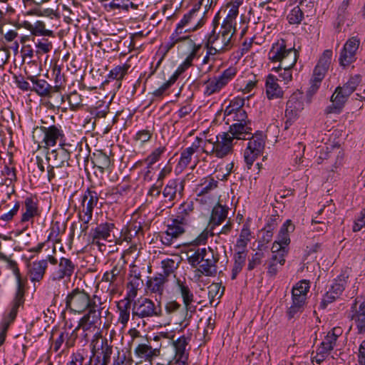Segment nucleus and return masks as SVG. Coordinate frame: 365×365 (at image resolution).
<instances>
[{"instance_id": "nucleus-18", "label": "nucleus", "mask_w": 365, "mask_h": 365, "mask_svg": "<svg viewBox=\"0 0 365 365\" xmlns=\"http://www.w3.org/2000/svg\"><path fill=\"white\" fill-rule=\"evenodd\" d=\"M348 318L354 323L358 334L365 333V300L357 306L356 299L351 304Z\"/></svg>"}, {"instance_id": "nucleus-28", "label": "nucleus", "mask_w": 365, "mask_h": 365, "mask_svg": "<svg viewBox=\"0 0 365 365\" xmlns=\"http://www.w3.org/2000/svg\"><path fill=\"white\" fill-rule=\"evenodd\" d=\"M185 187V180L180 179H171L165 185L163 195V197L169 201H173L177 194L180 196L182 195V192Z\"/></svg>"}, {"instance_id": "nucleus-53", "label": "nucleus", "mask_w": 365, "mask_h": 365, "mask_svg": "<svg viewBox=\"0 0 365 365\" xmlns=\"http://www.w3.org/2000/svg\"><path fill=\"white\" fill-rule=\"evenodd\" d=\"M93 163L94 165L98 168L101 173H103L110 167V160L106 154L99 153L95 155Z\"/></svg>"}, {"instance_id": "nucleus-39", "label": "nucleus", "mask_w": 365, "mask_h": 365, "mask_svg": "<svg viewBox=\"0 0 365 365\" xmlns=\"http://www.w3.org/2000/svg\"><path fill=\"white\" fill-rule=\"evenodd\" d=\"M99 1L108 11L120 9L128 10L130 6L133 9L136 8L133 2L130 0H99Z\"/></svg>"}, {"instance_id": "nucleus-57", "label": "nucleus", "mask_w": 365, "mask_h": 365, "mask_svg": "<svg viewBox=\"0 0 365 365\" xmlns=\"http://www.w3.org/2000/svg\"><path fill=\"white\" fill-rule=\"evenodd\" d=\"M34 36H53V31L46 28V23L37 21L34 23Z\"/></svg>"}, {"instance_id": "nucleus-15", "label": "nucleus", "mask_w": 365, "mask_h": 365, "mask_svg": "<svg viewBox=\"0 0 365 365\" xmlns=\"http://www.w3.org/2000/svg\"><path fill=\"white\" fill-rule=\"evenodd\" d=\"M304 109L302 96L298 93H293L287 102L285 117V128H287L299 117V113Z\"/></svg>"}, {"instance_id": "nucleus-10", "label": "nucleus", "mask_w": 365, "mask_h": 365, "mask_svg": "<svg viewBox=\"0 0 365 365\" xmlns=\"http://www.w3.org/2000/svg\"><path fill=\"white\" fill-rule=\"evenodd\" d=\"M98 202V193L91 189H87L81 197V210L79 212V218L82 221L81 229L86 232L88 227V224L92 219L93 208Z\"/></svg>"}, {"instance_id": "nucleus-38", "label": "nucleus", "mask_w": 365, "mask_h": 365, "mask_svg": "<svg viewBox=\"0 0 365 365\" xmlns=\"http://www.w3.org/2000/svg\"><path fill=\"white\" fill-rule=\"evenodd\" d=\"M22 211L23 212L21 218V222H29L35 216L39 215L37 202L31 197L26 198L24 201V207Z\"/></svg>"}, {"instance_id": "nucleus-54", "label": "nucleus", "mask_w": 365, "mask_h": 365, "mask_svg": "<svg viewBox=\"0 0 365 365\" xmlns=\"http://www.w3.org/2000/svg\"><path fill=\"white\" fill-rule=\"evenodd\" d=\"M303 19L304 12L299 4L294 6L287 16V20L290 24H299Z\"/></svg>"}, {"instance_id": "nucleus-13", "label": "nucleus", "mask_w": 365, "mask_h": 365, "mask_svg": "<svg viewBox=\"0 0 365 365\" xmlns=\"http://www.w3.org/2000/svg\"><path fill=\"white\" fill-rule=\"evenodd\" d=\"M187 227V225H183L176 218H170L168 220L166 230L160 234L161 242L166 246H170L174 240L185 232Z\"/></svg>"}, {"instance_id": "nucleus-50", "label": "nucleus", "mask_w": 365, "mask_h": 365, "mask_svg": "<svg viewBox=\"0 0 365 365\" xmlns=\"http://www.w3.org/2000/svg\"><path fill=\"white\" fill-rule=\"evenodd\" d=\"M197 16V9L192 8L188 13L185 14L180 22L176 25V28L182 30L186 29L187 26H193L195 24L191 25L196 20Z\"/></svg>"}, {"instance_id": "nucleus-31", "label": "nucleus", "mask_w": 365, "mask_h": 365, "mask_svg": "<svg viewBox=\"0 0 365 365\" xmlns=\"http://www.w3.org/2000/svg\"><path fill=\"white\" fill-rule=\"evenodd\" d=\"M194 205L192 201L182 203L178 209L176 215L174 217L183 225L190 226L194 220L193 217Z\"/></svg>"}, {"instance_id": "nucleus-26", "label": "nucleus", "mask_w": 365, "mask_h": 365, "mask_svg": "<svg viewBox=\"0 0 365 365\" xmlns=\"http://www.w3.org/2000/svg\"><path fill=\"white\" fill-rule=\"evenodd\" d=\"M205 22V19L203 16L200 19H197L196 24L193 26H190L189 28L182 30L178 28H175L174 31L171 34L172 40H173L175 44L183 43L185 46L188 45V40H192L190 36L185 35V34L190 31H195L199 28L202 27Z\"/></svg>"}, {"instance_id": "nucleus-4", "label": "nucleus", "mask_w": 365, "mask_h": 365, "mask_svg": "<svg viewBox=\"0 0 365 365\" xmlns=\"http://www.w3.org/2000/svg\"><path fill=\"white\" fill-rule=\"evenodd\" d=\"M233 138L229 133L222 132L216 135L215 140H205L202 153L222 158L233 152Z\"/></svg>"}, {"instance_id": "nucleus-2", "label": "nucleus", "mask_w": 365, "mask_h": 365, "mask_svg": "<svg viewBox=\"0 0 365 365\" xmlns=\"http://www.w3.org/2000/svg\"><path fill=\"white\" fill-rule=\"evenodd\" d=\"M236 26L237 23H232L224 19L219 31L212 30L205 35V38L227 52L234 46L233 36L237 31Z\"/></svg>"}, {"instance_id": "nucleus-45", "label": "nucleus", "mask_w": 365, "mask_h": 365, "mask_svg": "<svg viewBox=\"0 0 365 365\" xmlns=\"http://www.w3.org/2000/svg\"><path fill=\"white\" fill-rule=\"evenodd\" d=\"M309 282L303 279L297 282L292 289V297L307 300V294L309 291Z\"/></svg>"}, {"instance_id": "nucleus-58", "label": "nucleus", "mask_w": 365, "mask_h": 365, "mask_svg": "<svg viewBox=\"0 0 365 365\" xmlns=\"http://www.w3.org/2000/svg\"><path fill=\"white\" fill-rule=\"evenodd\" d=\"M161 264L163 268L161 274H164L165 279L178 268V264L172 259H165L162 261Z\"/></svg>"}, {"instance_id": "nucleus-37", "label": "nucleus", "mask_w": 365, "mask_h": 365, "mask_svg": "<svg viewBox=\"0 0 365 365\" xmlns=\"http://www.w3.org/2000/svg\"><path fill=\"white\" fill-rule=\"evenodd\" d=\"M13 160L12 155L9 158V163L5 164L3 170H1V175L4 178H1V182H0V185H6L9 187L13 185L14 183L17 180L16 168L14 166H11Z\"/></svg>"}, {"instance_id": "nucleus-17", "label": "nucleus", "mask_w": 365, "mask_h": 365, "mask_svg": "<svg viewBox=\"0 0 365 365\" xmlns=\"http://www.w3.org/2000/svg\"><path fill=\"white\" fill-rule=\"evenodd\" d=\"M178 290L182 298L185 310V319H190L197 309V306L195 304L194 294L189 286L180 280L178 281Z\"/></svg>"}, {"instance_id": "nucleus-56", "label": "nucleus", "mask_w": 365, "mask_h": 365, "mask_svg": "<svg viewBox=\"0 0 365 365\" xmlns=\"http://www.w3.org/2000/svg\"><path fill=\"white\" fill-rule=\"evenodd\" d=\"M361 81V76L355 75L351 76L341 88L345 91L346 95H351L356 90Z\"/></svg>"}, {"instance_id": "nucleus-42", "label": "nucleus", "mask_w": 365, "mask_h": 365, "mask_svg": "<svg viewBox=\"0 0 365 365\" xmlns=\"http://www.w3.org/2000/svg\"><path fill=\"white\" fill-rule=\"evenodd\" d=\"M306 299L292 297V304L287 311L289 319L298 317L303 312L306 304Z\"/></svg>"}, {"instance_id": "nucleus-21", "label": "nucleus", "mask_w": 365, "mask_h": 365, "mask_svg": "<svg viewBox=\"0 0 365 365\" xmlns=\"http://www.w3.org/2000/svg\"><path fill=\"white\" fill-rule=\"evenodd\" d=\"M272 257L268 262L267 275L270 278H274L279 269L284 264L285 257L287 255L286 250L280 248L272 250Z\"/></svg>"}, {"instance_id": "nucleus-41", "label": "nucleus", "mask_w": 365, "mask_h": 365, "mask_svg": "<svg viewBox=\"0 0 365 365\" xmlns=\"http://www.w3.org/2000/svg\"><path fill=\"white\" fill-rule=\"evenodd\" d=\"M189 339L184 335L180 336L176 341H173V346L175 351V359H188V353L186 351V346L188 344Z\"/></svg>"}, {"instance_id": "nucleus-62", "label": "nucleus", "mask_w": 365, "mask_h": 365, "mask_svg": "<svg viewBox=\"0 0 365 365\" xmlns=\"http://www.w3.org/2000/svg\"><path fill=\"white\" fill-rule=\"evenodd\" d=\"M293 67H281L280 66L277 67H274L272 68V71L276 72L281 71L279 74V77L284 82V83H288L292 80V68Z\"/></svg>"}, {"instance_id": "nucleus-29", "label": "nucleus", "mask_w": 365, "mask_h": 365, "mask_svg": "<svg viewBox=\"0 0 365 365\" xmlns=\"http://www.w3.org/2000/svg\"><path fill=\"white\" fill-rule=\"evenodd\" d=\"M349 96L350 95H346L345 91L342 90L340 86L337 87L331 97L332 104L327 107L326 113H339Z\"/></svg>"}, {"instance_id": "nucleus-8", "label": "nucleus", "mask_w": 365, "mask_h": 365, "mask_svg": "<svg viewBox=\"0 0 365 365\" xmlns=\"http://www.w3.org/2000/svg\"><path fill=\"white\" fill-rule=\"evenodd\" d=\"M236 74L237 68L230 66L223 71L220 75L209 78L203 83L204 95L210 96L220 92L234 78Z\"/></svg>"}, {"instance_id": "nucleus-20", "label": "nucleus", "mask_w": 365, "mask_h": 365, "mask_svg": "<svg viewBox=\"0 0 365 365\" xmlns=\"http://www.w3.org/2000/svg\"><path fill=\"white\" fill-rule=\"evenodd\" d=\"M46 161L51 168L69 166L70 153L63 147H59L46 153Z\"/></svg>"}, {"instance_id": "nucleus-22", "label": "nucleus", "mask_w": 365, "mask_h": 365, "mask_svg": "<svg viewBox=\"0 0 365 365\" xmlns=\"http://www.w3.org/2000/svg\"><path fill=\"white\" fill-rule=\"evenodd\" d=\"M294 230V225L290 220H287L281 226L276 240L272 245V250L280 248L284 249L287 251V255L289 252L288 245L290 243L289 233L292 232Z\"/></svg>"}, {"instance_id": "nucleus-6", "label": "nucleus", "mask_w": 365, "mask_h": 365, "mask_svg": "<svg viewBox=\"0 0 365 365\" xmlns=\"http://www.w3.org/2000/svg\"><path fill=\"white\" fill-rule=\"evenodd\" d=\"M130 273L128 282L127 285V295L125 299L119 302L118 307L120 312V321L125 324L129 319V311L131 299H134L137 295V269L135 265L133 263L130 266Z\"/></svg>"}, {"instance_id": "nucleus-46", "label": "nucleus", "mask_w": 365, "mask_h": 365, "mask_svg": "<svg viewBox=\"0 0 365 365\" xmlns=\"http://www.w3.org/2000/svg\"><path fill=\"white\" fill-rule=\"evenodd\" d=\"M35 54L38 58L46 53H49L53 49V43L48 38H42L34 41Z\"/></svg>"}, {"instance_id": "nucleus-19", "label": "nucleus", "mask_w": 365, "mask_h": 365, "mask_svg": "<svg viewBox=\"0 0 365 365\" xmlns=\"http://www.w3.org/2000/svg\"><path fill=\"white\" fill-rule=\"evenodd\" d=\"M114 228L113 223L106 222L98 225L94 230H92V244L98 246L101 250L102 247L106 245L101 241H109L112 240L111 232Z\"/></svg>"}, {"instance_id": "nucleus-14", "label": "nucleus", "mask_w": 365, "mask_h": 365, "mask_svg": "<svg viewBox=\"0 0 365 365\" xmlns=\"http://www.w3.org/2000/svg\"><path fill=\"white\" fill-rule=\"evenodd\" d=\"M360 45L357 37L349 38L339 53V63L341 66L346 67L356 60V52Z\"/></svg>"}, {"instance_id": "nucleus-16", "label": "nucleus", "mask_w": 365, "mask_h": 365, "mask_svg": "<svg viewBox=\"0 0 365 365\" xmlns=\"http://www.w3.org/2000/svg\"><path fill=\"white\" fill-rule=\"evenodd\" d=\"M218 261L219 254L209 247L197 271L206 277H215L217 273Z\"/></svg>"}, {"instance_id": "nucleus-60", "label": "nucleus", "mask_w": 365, "mask_h": 365, "mask_svg": "<svg viewBox=\"0 0 365 365\" xmlns=\"http://www.w3.org/2000/svg\"><path fill=\"white\" fill-rule=\"evenodd\" d=\"M245 103V100L243 98H236L231 101L230 105L226 107L224 114L230 115L233 114L234 111L239 110L240 109H243V106Z\"/></svg>"}, {"instance_id": "nucleus-35", "label": "nucleus", "mask_w": 365, "mask_h": 365, "mask_svg": "<svg viewBox=\"0 0 365 365\" xmlns=\"http://www.w3.org/2000/svg\"><path fill=\"white\" fill-rule=\"evenodd\" d=\"M68 166H58V168H51L47 166V178L48 180L52 185L57 184L68 176L67 170Z\"/></svg>"}, {"instance_id": "nucleus-59", "label": "nucleus", "mask_w": 365, "mask_h": 365, "mask_svg": "<svg viewBox=\"0 0 365 365\" xmlns=\"http://www.w3.org/2000/svg\"><path fill=\"white\" fill-rule=\"evenodd\" d=\"M242 3V0H235L232 3L230 8L225 18L232 23H237L236 19L239 14V6Z\"/></svg>"}, {"instance_id": "nucleus-7", "label": "nucleus", "mask_w": 365, "mask_h": 365, "mask_svg": "<svg viewBox=\"0 0 365 365\" xmlns=\"http://www.w3.org/2000/svg\"><path fill=\"white\" fill-rule=\"evenodd\" d=\"M66 307L72 312L81 314L89 308V313H96L90 296L84 291L76 288L69 293L66 299Z\"/></svg>"}, {"instance_id": "nucleus-49", "label": "nucleus", "mask_w": 365, "mask_h": 365, "mask_svg": "<svg viewBox=\"0 0 365 365\" xmlns=\"http://www.w3.org/2000/svg\"><path fill=\"white\" fill-rule=\"evenodd\" d=\"M250 230L247 225H243L242 229L241 230L239 238L236 242L235 247L238 249V250L246 251V247L248 242L250 240Z\"/></svg>"}, {"instance_id": "nucleus-44", "label": "nucleus", "mask_w": 365, "mask_h": 365, "mask_svg": "<svg viewBox=\"0 0 365 365\" xmlns=\"http://www.w3.org/2000/svg\"><path fill=\"white\" fill-rule=\"evenodd\" d=\"M123 272V266L119 263L113 267L111 270L107 271L104 273L102 281L114 284L121 280V275Z\"/></svg>"}, {"instance_id": "nucleus-5", "label": "nucleus", "mask_w": 365, "mask_h": 365, "mask_svg": "<svg viewBox=\"0 0 365 365\" xmlns=\"http://www.w3.org/2000/svg\"><path fill=\"white\" fill-rule=\"evenodd\" d=\"M61 126H41L34 128L32 138L34 143L39 148H48L56 145L58 140L63 137Z\"/></svg>"}, {"instance_id": "nucleus-30", "label": "nucleus", "mask_w": 365, "mask_h": 365, "mask_svg": "<svg viewBox=\"0 0 365 365\" xmlns=\"http://www.w3.org/2000/svg\"><path fill=\"white\" fill-rule=\"evenodd\" d=\"M277 81V78L273 74H269L266 78V95L269 100H274L283 97L284 91L278 84Z\"/></svg>"}, {"instance_id": "nucleus-32", "label": "nucleus", "mask_w": 365, "mask_h": 365, "mask_svg": "<svg viewBox=\"0 0 365 365\" xmlns=\"http://www.w3.org/2000/svg\"><path fill=\"white\" fill-rule=\"evenodd\" d=\"M150 341L151 339L149 340L146 338L147 343L143 341L138 342V359H141L140 361H138V364L141 363L142 359L148 361V363L152 362L153 358L159 355L160 350L158 348H153Z\"/></svg>"}, {"instance_id": "nucleus-36", "label": "nucleus", "mask_w": 365, "mask_h": 365, "mask_svg": "<svg viewBox=\"0 0 365 365\" xmlns=\"http://www.w3.org/2000/svg\"><path fill=\"white\" fill-rule=\"evenodd\" d=\"M228 214V207L220 204H217L212 210L210 219L211 228L218 226L227 218Z\"/></svg>"}, {"instance_id": "nucleus-47", "label": "nucleus", "mask_w": 365, "mask_h": 365, "mask_svg": "<svg viewBox=\"0 0 365 365\" xmlns=\"http://www.w3.org/2000/svg\"><path fill=\"white\" fill-rule=\"evenodd\" d=\"M167 281L164 274H159L158 276L147 281L146 285L148 289L153 292L162 294L164 283Z\"/></svg>"}, {"instance_id": "nucleus-40", "label": "nucleus", "mask_w": 365, "mask_h": 365, "mask_svg": "<svg viewBox=\"0 0 365 365\" xmlns=\"http://www.w3.org/2000/svg\"><path fill=\"white\" fill-rule=\"evenodd\" d=\"M131 67L130 63V60H128L126 63L123 65H119L113 68L110 71L108 75V81L115 80L118 86H120L119 83L121 81L125 75L128 72L129 68Z\"/></svg>"}, {"instance_id": "nucleus-48", "label": "nucleus", "mask_w": 365, "mask_h": 365, "mask_svg": "<svg viewBox=\"0 0 365 365\" xmlns=\"http://www.w3.org/2000/svg\"><path fill=\"white\" fill-rule=\"evenodd\" d=\"M218 185V181L215 180L213 178L207 177L201 180V182L199 185V192L198 196L207 195L212 190L217 188Z\"/></svg>"}, {"instance_id": "nucleus-63", "label": "nucleus", "mask_w": 365, "mask_h": 365, "mask_svg": "<svg viewBox=\"0 0 365 365\" xmlns=\"http://www.w3.org/2000/svg\"><path fill=\"white\" fill-rule=\"evenodd\" d=\"M349 0H344L337 9V20L339 26L343 24L348 15Z\"/></svg>"}, {"instance_id": "nucleus-23", "label": "nucleus", "mask_w": 365, "mask_h": 365, "mask_svg": "<svg viewBox=\"0 0 365 365\" xmlns=\"http://www.w3.org/2000/svg\"><path fill=\"white\" fill-rule=\"evenodd\" d=\"M28 79L33 83L31 91L41 97L50 98L53 92L58 91V86H52L46 81L38 79L36 76H30Z\"/></svg>"}, {"instance_id": "nucleus-55", "label": "nucleus", "mask_w": 365, "mask_h": 365, "mask_svg": "<svg viewBox=\"0 0 365 365\" xmlns=\"http://www.w3.org/2000/svg\"><path fill=\"white\" fill-rule=\"evenodd\" d=\"M207 252L206 248H198L192 255L189 256L187 258L188 263L192 267H197V266L200 265L202 262V260L204 259V255Z\"/></svg>"}, {"instance_id": "nucleus-12", "label": "nucleus", "mask_w": 365, "mask_h": 365, "mask_svg": "<svg viewBox=\"0 0 365 365\" xmlns=\"http://www.w3.org/2000/svg\"><path fill=\"white\" fill-rule=\"evenodd\" d=\"M76 269V265L71 259L61 257L57 267L51 273L49 279L53 282H68Z\"/></svg>"}, {"instance_id": "nucleus-27", "label": "nucleus", "mask_w": 365, "mask_h": 365, "mask_svg": "<svg viewBox=\"0 0 365 365\" xmlns=\"http://www.w3.org/2000/svg\"><path fill=\"white\" fill-rule=\"evenodd\" d=\"M78 338V334L75 331L69 332L66 330L61 331L58 336L54 340L52 349L53 351L58 352L63 344L65 343V347L69 349L75 345L76 341Z\"/></svg>"}, {"instance_id": "nucleus-11", "label": "nucleus", "mask_w": 365, "mask_h": 365, "mask_svg": "<svg viewBox=\"0 0 365 365\" xmlns=\"http://www.w3.org/2000/svg\"><path fill=\"white\" fill-rule=\"evenodd\" d=\"M249 140L247 146L245 150L244 158L247 168L250 169L255 160L262 154L265 146V136L262 131H257L252 134Z\"/></svg>"}, {"instance_id": "nucleus-64", "label": "nucleus", "mask_w": 365, "mask_h": 365, "mask_svg": "<svg viewBox=\"0 0 365 365\" xmlns=\"http://www.w3.org/2000/svg\"><path fill=\"white\" fill-rule=\"evenodd\" d=\"M332 57V51L331 50H325L320 57L317 66H319L320 68H324L328 71L329 68V65L331 63Z\"/></svg>"}, {"instance_id": "nucleus-34", "label": "nucleus", "mask_w": 365, "mask_h": 365, "mask_svg": "<svg viewBox=\"0 0 365 365\" xmlns=\"http://www.w3.org/2000/svg\"><path fill=\"white\" fill-rule=\"evenodd\" d=\"M160 312V309L155 307L150 299L143 298L142 302L138 300V317L157 316Z\"/></svg>"}, {"instance_id": "nucleus-3", "label": "nucleus", "mask_w": 365, "mask_h": 365, "mask_svg": "<svg viewBox=\"0 0 365 365\" xmlns=\"http://www.w3.org/2000/svg\"><path fill=\"white\" fill-rule=\"evenodd\" d=\"M298 51L292 46H287L281 39L274 43L269 51L268 57L272 62H279L281 67H294L298 58Z\"/></svg>"}, {"instance_id": "nucleus-24", "label": "nucleus", "mask_w": 365, "mask_h": 365, "mask_svg": "<svg viewBox=\"0 0 365 365\" xmlns=\"http://www.w3.org/2000/svg\"><path fill=\"white\" fill-rule=\"evenodd\" d=\"M165 147H159L154 150L148 157L143 160H138V167H144L147 170L144 173V180L150 181L152 179L150 168L158 161L161 155L165 153Z\"/></svg>"}, {"instance_id": "nucleus-61", "label": "nucleus", "mask_w": 365, "mask_h": 365, "mask_svg": "<svg viewBox=\"0 0 365 365\" xmlns=\"http://www.w3.org/2000/svg\"><path fill=\"white\" fill-rule=\"evenodd\" d=\"M123 240L128 242H131L132 240L137 237V229L134 222H130L128 226L122 230Z\"/></svg>"}, {"instance_id": "nucleus-52", "label": "nucleus", "mask_w": 365, "mask_h": 365, "mask_svg": "<svg viewBox=\"0 0 365 365\" xmlns=\"http://www.w3.org/2000/svg\"><path fill=\"white\" fill-rule=\"evenodd\" d=\"M133 361L131 358L130 351H118L117 356L113 357V365H133Z\"/></svg>"}, {"instance_id": "nucleus-1", "label": "nucleus", "mask_w": 365, "mask_h": 365, "mask_svg": "<svg viewBox=\"0 0 365 365\" xmlns=\"http://www.w3.org/2000/svg\"><path fill=\"white\" fill-rule=\"evenodd\" d=\"M101 318L96 313H88L79 321L78 326L73 330L78 334L82 329L81 342L83 346L87 344L90 338L93 337L91 341L92 357L91 361L93 365H108L113 352L112 346L109 345L107 339H103L99 332Z\"/></svg>"}, {"instance_id": "nucleus-9", "label": "nucleus", "mask_w": 365, "mask_h": 365, "mask_svg": "<svg viewBox=\"0 0 365 365\" xmlns=\"http://www.w3.org/2000/svg\"><path fill=\"white\" fill-rule=\"evenodd\" d=\"M351 272V269L346 267L342 269L341 273L333 279L330 288L323 296L321 307L325 308L341 295L347 284Z\"/></svg>"}, {"instance_id": "nucleus-25", "label": "nucleus", "mask_w": 365, "mask_h": 365, "mask_svg": "<svg viewBox=\"0 0 365 365\" xmlns=\"http://www.w3.org/2000/svg\"><path fill=\"white\" fill-rule=\"evenodd\" d=\"M252 120L242 123H234L229 127V133L233 140H246L247 135H252Z\"/></svg>"}, {"instance_id": "nucleus-33", "label": "nucleus", "mask_w": 365, "mask_h": 365, "mask_svg": "<svg viewBox=\"0 0 365 365\" xmlns=\"http://www.w3.org/2000/svg\"><path fill=\"white\" fill-rule=\"evenodd\" d=\"M29 274L31 282H40L46 272L47 268V260L41 259L35 261L28 265Z\"/></svg>"}, {"instance_id": "nucleus-43", "label": "nucleus", "mask_w": 365, "mask_h": 365, "mask_svg": "<svg viewBox=\"0 0 365 365\" xmlns=\"http://www.w3.org/2000/svg\"><path fill=\"white\" fill-rule=\"evenodd\" d=\"M247 257V252L237 250L234 255V264L232 269V279H235L237 274L242 271Z\"/></svg>"}, {"instance_id": "nucleus-51", "label": "nucleus", "mask_w": 365, "mask_h": 365, "mask_svg": "<svg viewBox=\"0 0 365 365\" xmlns=\"http://www.w3.org/2000/svg\"><path fill=\"white\" fill-rule=\"evenodd\" d=\"M193 154L190 151L184 149L180 153V158L176 165L175 171L176 173H182L191 163Z\"/></svg>"}]
</instances>
